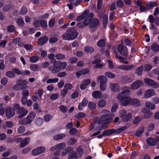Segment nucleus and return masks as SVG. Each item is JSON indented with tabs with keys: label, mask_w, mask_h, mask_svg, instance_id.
<instances>
[{
	"label": "nucleus",
	"mask_w": 159,
	"mask_h": 159,
	"mask_svg": "<svg viewBox=\"0 0 159 159\" xmlns=\"http://www.w3.org/2000/svg\"><path fill=\"white\" fill-rule=\"evenodd\" d=\"M78 34L75 28L71 27L68 29L66 32L62 35L63 39L66 40H72L76 39Z\"/></svg>",
	"instance_id": "1"
},
{
	"label": "nucleus",
	"mask_w": 159,
	"mask_h": 159,
	"mask_svg": "<svg viewBox=\"0 0 159 159\" xmlns=\"http://www.w3.org/2000/svg\"><path fill=\"white\" fill-rule=\"evenodd\" d=\"M103 129V125L99 120V118H95L93 122L91 123L90 125L89 129L90 130L94 129V131H101Z\"/></svg>",
	"instance_id": "2"
},
{
	"label": "nucleus",
	"mask_w": 159,
	"mask_h": 159,
	"mask_svg": "<svg viewBox=\"0 0 159 159\" xmlns=\"http://www.w3.org/2000/svg\"><path fill=\"white\" fill-rule=\"evenodd\" d=\"M28 83V82L26 80H19L16 81V84L14 86L13 89L16 90L26 89L27 88V85Z\"/></svg>",
	"instance_id": "3"
},
{
	"label": "nucleus",
	"mask_w": 159,
	"mask_h": 159,
	"mask_svg": "<svg viewBox=\"0 0 159 159\" xmlns=\"http://www.w3.org/2000/svg\"><path fill=\"white\" fill-rule=\"evenodd\" d=\"M98 80L100 81V89L102 91H103L106 89L107 82V79L104 76H99L98 78Z\"/></svg>",
	"instance_id": "4"
},
{
	"label": "nucleus",
	"mask_w": 159,
	"mask_h": 159,
	"mask_svg": "<svg viewBox=\"0 0 159 159\" xmlns=\"http://www.w3.org/2000/svg\"><path fill=\"white\" fill-rule=\"evenodd\" d=\"M113 116V114L103 115L99 118V120L101 124H107L111 122Z\"/></svg>",
	"instance_id": "5"
},
{
	"label": "nucleus",
	"mask_w": 159,
	"mask_h": 159,
	"mask_svg": "<svg viewBox=\"0 0 159 159\" xmlns=\"http://www.w3.org/2000/svg\"><path fill=\"white\" fill-rule=\"evenodd\" d=\"M144 83L147 85H149L155 88L159 87V84L155 81L149 78H145L143 80Z\"/></svg>",
	"instance_id": "6"
},
{
	"label": "nucleus",
	"mask_w": 159,
	"mask_h": 159,
	"mask_svg": "<svg viewBox=\"0 0 159 159\" xmlns=\"http://www.w3.org/2000/svg\"><path fill=\"white\" fill-rule=\"evenodd\" d=\"M48 68L49 70L53 73L58 72L61 70L58 61L54 62L53 66H49Z\"/></svg>",
	"instance_id": "7"
},
{
	"label": "nucleus",
	"mask_w": 159,
	"mask_h": 159,
	"mask_svg": "<svg viewBox=\"0 0 159 159\" xmlns=\"http://www.w3.org/2000/svg\"><path fill=\"white\" fill-rule=\"evenodd\" d=\"M143 85V82L140 80L134 81L130 86L131 89L134 90L138 89Z\"/></svg>",
	"instance_id": "8"
},
{
	"label": "nucleus",
	"mask_w": 159,
	"mask_h": 159,
	"mask_svg": "<svg viewBox=\"0 0 159 159\" xmlns=\"http://www.w3.org/2000/svg\"><path fill=\"white\" fill-rule=\"evenodd\" d=\"M130 93L129 88L127 89H125L118 94L117 96V98L118 100L122 101L127 97V96L129 95Z\"/></svg>",
	"instance_id": "9"
},
{
	"label": "nucleus",
	"mask_w": 159,
	"mask_h": 159,
	"mask_svg": "<svg viewBox=\"0 0 159 159\" xmlns=\"http://www.w3.org/2000/svg\"><path fill=\"white\" fill-rule=\"evenodd\" d=\"M117 49L118 52L121 55L125 57H126L128 55L127 49L126 47L119 45L117 48Z\"/></svg>",
	"instance_id": "10"
},
{
	"label": "nucleus",
	"mask_w": 159,
	"mask_h": 159,
	"mask_svg": "<svg viewBox=\"0 0 159 159\" xmlns=\"http://www.w3.org/2000/svg\"><path fill=\"white\" fill-rule=\"evenodd\" d=\"M66 146V144L64 142L58 143L55 146L52 147L50 148V150L52 151H54L58 149L62 150L65 148Z\"/></svg>",
	"instance_id": "11"
},
{
	"label": "nucleus",
	"mask_w": 159,
	"mask_h": 159,
	"mask_svg": "<svg viewBox=\"0 0 159 159\" xmlns=\"http://www.w3.org/2000/svg\"><path fill=\"white\" fill-rule=\"evenodd\" d=\"M156 92L152 89H147L144 93V97L145 98H147L152 97L155 95Z\"/></svg>",
	"instance_id": "12"
},
{
	"label": "nucleus",
	"mask_w": 159,
	"mask_h": 159,
	"mask_svg": "<svg viewBox=\"0 0 159 159\" xmlns=\"http://www.w3.org/2000/svg\"><path fill=\"white\" fill-rule=\"evenodd\" d=\"M17 112L19 114L18 118H20L25 116L27 114L28 111L23 107H20L17 110Z\"/></svg>",
	"instance_id": "13"
},
{
	"label": "nucleus",
	"mask_w": 159,
	"mask_h": 159,
	"mask_svg": "<svg viewBox=\"0 0 159 159\" xmlns=\"http://www.w3.org/2000/svg\"><path fill=\"white\" fill-rule=\"evenodd\" d=\"M146 142L147 144L151 146H155L157 143V140L152 137L148 138L146 139Z\"/></svg>",
	"instance_id": "14"
},
{
	"label": "nucleus",
	"mask_w": 159,
	"mask_h": 159,
	"mask_svg": "<svg viewBox=\"0 0 159 159\" xmlns=\"http://www.w3.org/2000/svg\"><path fill=\"white\" fill-rule=\"evenodd\" d=\"M74 151L71 147H67L63 151L61 155L62 156H64L68 153H69V155H70Z\"/></svg>",
	"instance_id": "15"
},
{
	"label": "nucleus",
	"mask_w": 159,
	"mask_h": 159,
	"mask_svg": "<svg viewBox=\"0 0 159 159\" xmlns=\"http://www.w3.org/2000/svg\"><path fill=\"white\" fill-rule=\"evenodd\" d=\"M48 40V37L45 35L39 38L38 41V43L39 45H42L46 43Z\"/></svg>",
	"instance_id": "16"
},
{
	"label": "nucleus",
	"mask_w": 159,
	"mask_h": 159,
	"mask_svg": "<svg viewBox=\"0 0 159 159\" xmlns=\"http://www.w3.org/2000/svg\"><path fill=\"white\" fill-rule=\"evenodd\" d=\"M5 113L7 117L11 118L14 115L15 111L11 108H8L6 110Z\"/></svg>",
	"instance_id": "17"
},
{
	"label": "nucleus",
	"mask_w": 159,
	"mask_h": 159,
	"mask_svg": "<svg viewBox=\"0 0 159 159\" xmlns=\"http://www.w3.org/2000/svg\"><path fill=\"white\" fill-rule=\"evenodd\" d=\"M93 14L92 13H90L88 16L84 21V26L88 25L91 21L93 18Z\"/></svg>",
	"instance_id": "18"
},
{
	"label": "nucleus",
	"mask_w": 159,
	"mask_h": 159,
	"mask_svg": "<svg viewBox=\"0 0 159 159\" xmlns=\"http://www.w3.org/2000/svg\"><path fill=\"white\" fill-rule=\"evenodd\" d=\"M89 71V69L87 68L79 70L76 73V75L77 77L79 78L80 75L87 74L88 73Z\"/></svg>",
	"instance_id": "19"
},
{
	"label": "nucleus",
	"mask_w": 159,
	"mask_h": 159,
	"mask_svg": "<svg viewBox=\"0 0 159 159\" xmlns=\"http://www.w3.org/2000/svg\"><path fill=\"white\" fill-rule=\"evenodd\" d=\"M88 102V100L86 98H84L81 102L79 103L78 106V109L80 110H82L83 107H85Z\"/></svg>",
	"instance_id": "20"
},
{
	"label": "nucleus",
	"mask_w": 159,
	"mask_h": 159,
	"mask_svg": "<svg viewBox=\"0 0 159 159\" xmlns=\"http://www.w3.org/2000/svg\"><path fill=\"white\" fill-rule=\"evenodd\" d=\"M19 124L21 125H26L28 124H30L31 122L30 120L27 117L23 119L20 120L19 121Z\"/></svg>",
	"instance_id": "21"
},
{
	"label": "nucleus",
	"mask_w": 159,
	"mask_h": 159,
	"mask_svg": "<svg viewBox=\"0 0 159 159\" xmlns=\"http://www.w3.org/2000/svg\"><path fill=\"white\" fill-rule=\"evenodd\" d=\"M134 66L132 65H123L118 66L119 69L124 70H128L132 69Z\"/></svg>",
	"instance_id": "22"
},
{
	"label": "nucleus",
	"mask_w": 159,
	"mask_h": 159,
	"mask_svg": "<svg viewBox=\"0 0 159 159\" xmlns=\"http://www.w3.org/2000/svg\"><path fill=\"white\" fill-rule=\"evenodd\" d=\"M110 87L111 89L114 92H116L119 90V86L116 83H110Z\"/></svg>",
	"instance_id": "23"
},
{
	"label": "nucleus",
	"mask_w": 159,
	"mask_h": 159,
	"mask_svg": "<svg viewBox=\"0 0 159 159\" xmlns=\"http://www.w3.org/2000/svg\"><path fill=\"white\" fill-rule=\"evenodd\" d=\"M66 135L64 133L54 135L53 136V139L56 141L61 140L64 138Z\"/></svg>",
	"instance_id": "24"
},
{
	"label": "nucleus",
	"mask_w": 159,
	"mask_h": 159,
	"mask_svg": "<svg viewBox=\"0 0 159 159\" xmlns=\"http://www.w3.org/2000/svg\"><path fill=\"white\" fill-rule=\"evenodd\" d=\"M103 135L104 136H108L115 133L116 134L115 129H112L104 131L103 132Z\"/></svg>",
	"instance_id": "25"
},
{
	"label": "nucleus",
	"mask_w": 159,
	"mask_h": 159,
	"mask_svg": "<svg viewBox=\"0 0 159 159\" xmlns=\"http://www.w3.org/2000/svg\"><path fill=\"white\" fill-rule=\"evenodd\" d=\"M145 105L146 107L149 110H153L156 108L155 104L149 101H147Z\"/></svg>",
	"instance_id": "26"
},
{
	"label": "nucleus",
	"mask_w": 159,
	"mask_h": 159,
	"mask_svg": "<svg viewBox=\"0 0 159 159\" xmlns=\"http://www.w3.org/2000/svg\"><path fill=\"white\" fill-rule=\"evenodd\" d=\"M130 98L128 96L126 97L124 100H122L121 102V104L123 106H125L129 103L130 104Z\"/></svg>",
	"instance_id": "27"
},
{
	"label": "nucleus",
	"mask_w": 159,
	"mask_h": 159,
	"mask_svg": "<svg viewBox=\"0 0 159 159\" xmlns=\"http://www.w3.org/2000/svg\"><path fill=\"white\" fill-rule=\"evenodd\" d=\"M30 137H27L25 138L23 141L21 142L20 144V147L23 148L27 145L30 142Z\"/></svg>",
	"instance_id": "28"
},
{
	"label": "nucleus",
	"mask_w": 159,
	"mask_h": 159,
	"mask_svg": "<svg viewBox=\"0 0 159 159\" xmlns=\"http://www.w3.org/2000/svg\"><path fill=\"white\" fill-rule=\"evenodd\" d=\"M99 21L98 20L95 18L93 19L92 22L90 25L89 27L90 28H93L97 26L99 24Z\"/></svg>",
	"instance_id": "29"
},
{
	"label": "nucleus",
	"mask_w": 159,
	"mask_h": 159,
	"mask_svg": "<svg viewBox=\"0 0 159 159\" xmlns=\"http://www.w3.org/2000/svg\"><path fill=\"white\" fill-rule=\"evenodd\" d=\"M84 51L85 52L88 53H92L95 51L94 48L89 45H87L85 47Z\"/></svg>",
	"instance_id": "30"
},
{
	"label": "nucleus",
	"mask_w": 159,
	"mask_h": 159,
	"mask_svg": "<svg viewBox=\"0 0 159 159\" xmlns=\"http://www.w3.org/2000/svg\"><path fill=\"white\" fill-rule=\"evenodd\" d=\"M30 69L34 71H38L41 70L40 66L37 64H32L30 66Z\"/></svg>",
	"instance_id": "31"
},
{
	"label": "nucleus",
	"mask_w": 159,
	"mask_h": 159,
	"mask_svg": "<svg viewBox=\"0 0 159 159\" xmlns=\"http://www.w3.org/2000/svg\"><path fill=\"white\" fill-rule=\"evenodd\" d=\"M92 95L94 98H98L102 96V94L99 91H95L93 92Z\"/></svg>",
	"instance_id": "32"
},
{
	"label": "nucleus",
	"mask_w": 159,
	"mask_h": 159,
	"mask_svg": "<svg viewBox=\"0 0 159 159\" xmlns=\"http://www.w3.org/2000/svg\"><path fill=\"white\" fill-rule=\"evenodd\" d=\"M143 70V66L142 65L140 66L136 69L135 73L139 76H141L142 75Z\"/></svg>",
	"instance_id": "33"
},
{
	"label": "nucleus",
	"mask_w": 159,
	"mask_h": 159,
	"mask_svg": "<svg viewBox=\"0 0 159 159\" xmlns=\"http://www.w3.org/2000/svg\"><path fill=\"white\" fill-rule=\"evenodd\" d=\"M151 49L155 52L158 51L159 50V45L157 43H154L151 45Z\"/></svg>",
	"instance_id": "34"
},
{
	"label": "nucleus",
	"mask_w": 159,
	"mask_h": 159,
	"mask_svg": "<svg viewBox=\"0 0 159 159\" xmlns=\"http://www.w3.org/2000/svg\"><path fill=\"white\" fill-rule=\"evenodd\" d=\"M105 40L104 39H101L99 40L97 43V45L98 47H102L105 46Z\"/></svg>",
	"instance_id": "35"
},
{
	"label": "nucleus",
	"mask_w": 159,
	"mask_h": 159,
	"mask_svg": "<svg viewBox=\"0 0 159 159\" xmlns=\"http://www.w3.org/2000/svg\"><path fill=\"white\" fill-rule=\"evenodd\" d=\"M36 116V115L35 113L32 112L30 113L27 117L31 122L33 121Z\"/></svg>",
	"instance_id": "36"
},
{
	"label": "nucleus",
	"mask_w": 159,
	"mask_h": 159,
	"mask_svg": "<svg viewBox=\"0 0 159 159\" xmlns=\"http://www.w3.org/2000/svg\"><path fill=\"white\" fill-rule=\"evenodd\" d=\"M55 57L57 60H63L65 58L66 56L64 54L58 53L55 55Z\"/></svg>",
	"instance_id": "37"
},
{
	"label": "nucleus",
	"mask_w": 159,
	"mask_h": 159,
	"mask_svg": "<svg viewBox=\"0 0 159 159\" xmlns=\"http://www.w3.org/2000/svg\"><path fill=\"white\" fill-rule=\"evenodd\" d=\"M43 120L42 118H38L35 120V123L38 126H41L43 123Z\"/></svg>",
	"instance_id": "38"
},
{
	"label": "nucleus",
	"mask_w": 159,
	"mask_h": 159,
	"mask_svg": "<svg viewBox=\"0 0 159 159\" xmlns=\"http://www.w3.org/2000/svg\"><path fill=\"white\" fill-rule=\"evenodd\" d=\"M96 107V104L92 102H89L88 104L89 108L91 110H94Z\"/></svg>",
	"instance_id": "39"
},
{
	"label": "nucleus",
	"mask_w": 159,
	"mask_h": 159,
	"mask_svg": "<svg viewBox=\"0 0 159 159\" xmlns=\"http://www.w3.org/2000/svg\"><path fill=\"white\" fill-rule=\"evenodd\" d=\"M130 104L134 105L139 103L140 102V100L137 98H133L130 99Z\"/></svg>",
	"instance_id": "40"
},
{
	"label": "nucleus",
	"mask_w": 159,
	"mask_h": 159,
	"mask_svg": "<svg viewBox=\"0 0 159 159\" xmlns=\"http://www.w3.org/2000/svg\"><path fill=\"white\" fill-rule=\"evenodd\" d=\"M7 31L9 33H12L16 30V28L13 25H10L7 27Z\"/></svg>",
	"instance_id": "41"
},
{
	"label": "nucleus",
	"mask_w": 159,
	"mask_h": 159,
	"mask_svg": "<svg viewBox=\"0 0 159 159\" xmlns=\"http://www.w3.org/2000/svg\"><path fill=\"white\" fill-rule=\"evenodd\" d=\"M143 69L145 71H148L150 70L152 68V66L149 64H145L144 65Z\"/></svg>",
	"instance_id": "42"
},
{
	"label": "nucleus",
	"mask_w": 159,
	"mask_h": 159,
	"mask_svg": "<svg viewBox=\"0 0 159 159\" xmlns=\"http://www.w3.org/2000/svg\"><path fill=\"white\" fill-rule=\"evenodd\" d=\"M77 155L78 157H81L84 153V151L82 148L80 147H79L77 148L76 150Z\"/></svg>",
	"instance_id": "43"
},
{
	"label": "nucleus",
	"mask_w": 159,
	"mask_h": 159,
	"mask_svg": "<svg viewBox=\"0 0 159 159\" xmlns=\"http://www.w3.org/2000/svg\"><path fill=\"white\" fill-rule=\"evenodd\" d=\"M68 156L69 157L68 159H76L78 157L76 152L75 151L71 154L68 155Z\"/></svg>",
	"instance_id": "44"
},
{
	"label": "nucleus",
	"mask_w": 159,
	"mask_h": 159,
	"mask_svg": "<svg viewBox=\"0 0 159 159\" xmlns=\"http://www.w3.org/2000/svg\"><path fill=\"white\" fill-rule=\"evenodd\" d=\"M13 7L12 4H7L3 8V10L4 11H7L12 9Z\"/></svg>",
	"instance_id": "45"
},
{
	"label": "nucleus",
	"mask_w": 159,
	"mask_h": 159,
	"mask_svg": "<svg viewBox=\"0 0 159 159\" xmlns=\"http://www.w3.org/2000/svg\"><path fill=\"white\" fill-rule=\"evenodd\" d=\"M105 75L107 77L111 79H113L116 77L114 73L111 72H106L105 73Z\"/></svg>",
	"instance_id": "46"
},
{
	"label": "nucleus",
	"mask_w": 159,
	"mask_h": 159,
	"mask_svg": "<svg viewBox=\"0 0 159 159\" xmlns=\"http://www.w3.org/2000/svg\"><path fill=\"white\" fill-rule=\"evenodd\" d=\"M103 26L105 27L107 25L108 23V17L107 15H104L103 16Z\"/></svg>",
	"instance_id": "47"
},
{
	"label": "nucleus",
	"mask_w": 159,
	"mask_h": 159,
	"mask_svg": "<svg viewBox=\"0 0 159 159\" xmlns=\"http://www.w3.org/2000/svg\"><path fill=\"white\" fill-rule=\"evenodd\" d=\"M39 59V57L37 56H33L30 57V61L32 63L37 62Z\"/></svg>",
	"instance_id": "48"
},
{
	"label": "nucleus",
	"mask_w": 159,
	"mask_h": 159,
	"mask_svg": "<svg viewBox=\"0 0 159 159\" xmlns=\"http://www.w3.org/2000/svg\"><path fill=\"white\" fill-rule=\"evenodd\" d=\"M100 55L99 54H97L94 57V60L92 61V63L95 64L99 63L101 61V60L99 59Z\"/></svg>",
	"instance_id": "49"
},
{
	"label": "nucleus",
	"mask_w": 159,
	"mask_h": 159,
	"mask_svg": "<svg viewBox=\"0 0 159 159\" xmlns=\"http://www.w3.org/2000/svg\"><path fill=\"white\" fill-rule=\"evenodd\" d=\"M58 63L59 64L60 69H64L66 67L67 65V64L66 62H61V61H58Z\"/></svg>",
	"instance_id": "50"
},
{
	"label": "nucleus",
	"mask_w": 159,
	"mask_h": 159,
	"mask_svg": "<svg viewBox=\"0 0 159 159\" xmlns=\"http://www.w3.org/2000/svg\"><path fill=\"white\" fill-rule=\"evenodd\" d=\"M106 104V102L105 100H101L98 102V106L99 107H103L105 106Z\"/></svg>",
	"instance_id": "51"
},
{
	"label": "nucleus",
	"mask_w": 159,
	"mask_h": 159,
	"mask_svg": "<svg viewBox=\"0 0 159 159\" xmlns=\"http://www.w3.org/2000/svg\"><path fill=\"white\" fill-rule=\"evenodd\" d=\"M6 75L7 76L10 78H14L15 75V73L13 71H9L6 72Z\"/></svg>",
	"instance_id": "52"
},
{
	"label": "nucleus",
	"mask_w": 159,
	"mask_h": 159,
	"mask_svg": "<svg viewBox=\"0 0 159 159\" xmlns=\"http://www.w3.org/2000/svg\"><path fill=\"white\" fill-rule=\"evenodd\" d=\"M144 130V128L143 127L140 128L136 132L135 135L137 137L140 136L142 134Z\"/></svg>",
	"instance_id": "53"
},
{
	"label": "nucleus",
	"mask_w": 159,
	"mask_h": 159,
	"mask_svg": "<svg viewBox=\"0 0 159 159\" xmlns=\"http://www.w3.org/2000/svg\"><path fill=\"white\" fill-rule=\"evenodd\" d=\"M58 81V79L56 78L54 79H48L47 81V84H49L50 83H56Z\"/></svg>",
	"instance_id": "54"
},
{
	"label": "nucleus",
	"mask_w": 159,
	"mask_h": 159,
	"mask_svg": "<svg viewBox=\"0 0 159 159\" xmlns=\"http://www.w3.org/2000/svg\"><path fill=\"white\" fill-rule=\"evenodd\" d=\"M40 25L43 28H46L47 27V22L44 20H40Z\"/></svg>",
	"instance_id": "55"
},
{
	"label": "nucleus",
	"mask_w": 159,
	"mask_h": 159,
	"mask_svg": "<svg viewBox=\"0 0 159 159\" xmlns=\"http://www.w3.org/2000/svg\"><path fill=\"white\" fill-rule=\"evenodd\" d=\"M132 115L130 113H128L123 119L124 121H127L129 120L131 118Z\"/></svg>",
	"instance_id": "56"
},
{
	"label": "nucleus",
	"mask_w": 159,
	"mask_h": 159,
	"mask_svg": "<svg viewBox=\"0 0 159 159\" xmlns=\"http://www.w3.org/2000/svg\"><path fill=\"white\" fill-rule=\"evenodd\" d=\"M127 128V127L125 126L121 127L118 129L115 130L116 134H118L120 133L122 131L126 129Z\"/></svg>",
	"instance_id": "57"
},
{
	"label": "nucleus",
	"mask_w": 159,
	"mask_h": 159,
	"mask_svg": "<svg viewBox=\"0 0 159 159\" xmlns=\"http://www.w3.org/2000/svg\"><path fill=\"white\" fill-rule=\"evenodd\" d=\"M78 60V58L75 57H74L70 59L69 62L70 64H72L76 62Z\"/></svg>",
	"instance_id": "58"
},
{
	"label": "nucleus",
	"mask_w": 159,
	"mask_h": 159,
	"mask_svg": "<svg viewBox=\"0 0 159 159\" xmlns=\"http://www.w3.org/2000/svg\"><path fill=\"white\" fill-rule=\"evenodd\" d=\"M17 23L18 25L20 26L23 25L24 24V22L23 20L21 18L17 19Z\"/></svg>",
	"instance_id": "59"
},
{
	"label": "nucleus",
	"mask_w": 159,
	"mask_h": 159,
	"mask_svg": "<svg viewBox=\"0 0 159 159\" xmlns=\"http://www.w3.org/2000/svg\"><path fill=\"white\" fill-rule=\"evenodd\" d=\"M59 109L63 113L66 112L67 110V108L66 107L63 105H61L59 107Z\"/></svg>",
	"instance_id": "60"
},
{
	"label": "nucleus",
	"mask_w": 159,
	"mask_h": 159,
	"mask_svg": "<svg viewBox=\"0 0 159 159\" xmlns=\"http://www.w3.org/2000/svg\"><path fill=\"white\" fill-rule=\"evenodd\" d=\"M17 130L19 133H22L25 131V128L23 126H20L18 128Z\"/></svg>",
	"instance_id": "61"
},
{
	"label": "nucleus",
	"mask_w": 159,
	"mask_h": 159,
	"mask_svg": "<svg viewBox=\"0 0 159 159\" xmlns=\"http://www.w3.org/2000/svg\"><path fill=\"white\" fill-rule=\"evenodd\" d=\"M73 85L67 83L65 84L64 88L65 89L68 90H71L73 88Z\"/></svg>",
	"instance_id": "62"
},
{
	"label": "nucleus",
	"mask_w": 159,
	"mask_h": 159,
	"mask_svg": "<svg viewBox=\"0 0 159 159\" xmlns=\"http://www.w3.org/2000/svg\"><path fill=\"white\" fill-rule=\"evenodd\" d=\"M68 93V91L65 89H62L61 91V95L63 97H65Z\"/></svg>",
	"instance_id": "63"
},
{
	"label": "nucleus",
	"mask_w": 159,
	"mask_h": 159,
	"mask_svg": "<svg viewBox=\"0 0 159 159\" xmlns=\"http://www.w3.org/2000/svg\"><path fill=\"white\" fill-rule=\"evenodd\" d=\"M76 142V140L75 139L73 138H70L69 141L68 143L70 145H73Z\"/></svg>",
	"instance_id": "64"
}]
</instances>
